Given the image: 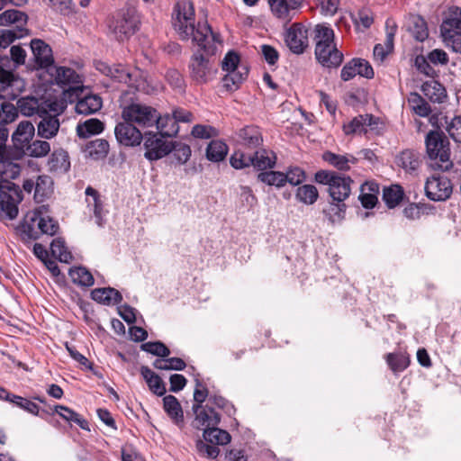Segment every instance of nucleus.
I'll use <instances>...</instances> for the list:
<instances>
[{"label":"nucleus","instance_id":"cd10ccee","mask_svg":"<svg viewBox=\"0 0 461 461\" xmlns=\"http://www.w3.org/2000/svg\"><path fill=\"white\" fill-rule=\"evenodd\" d=\"M91 298L104 305L119 304L122 301V294L113 287L95 288L91 292Z\"/></svg>","mask_w":461,"mask_h":461},{"label":"nucleus","instance_id":"473e14b6","mask_svg":"<svg viewBox=\"0 0 461 461\" xmlns=\"http://www.w3.org/2000/svg\"><path fill=\"white\" fill-rule=\"evenodd\" d=\"M155 125L162 137H174L179 131V126L176 119L168 113L161 116L158 113V120Z\"/></svg>","mask_w":461,"mask_h":461},{"label":"nucleus","instance_id":"4d7b16f0","mask_svg":"<svg viewBox=\"0 0 461 461\" xmlns=\"http://www.w3.org/2000/svg\"><path fill=\"white\" fill-rule=\"evenodd\" d=\"M230 164L235 169L249 167L253 164L252 153L248 154L241 149H237L231 154Z\"/></svg>","mask_w":461,"mask_h":461},{"label":"nucleus","instance_id":"58836bf2","mask_svg":"<svg viewBox=\"0 0 461 461\" xmlns=\"http://www.w3.org/2000/svg\"><path fill=\"white\" fill-rule=\"evenodd\" d=\"M407 101L411 111L420 117H427L432 112L429 104L416 92L410 93Z\"/></svg>","mask_w":461,"mask_h":461},{"label":"nucleus","instance_id":"ea45409f","mask_svg":"<svg viewBox=\"0 0 461 461\" xmlns=\"http://www.w3.org/2000/svg\"><path fill=\"white\" fill-rule=\"evenodd\" d=\"M48 165L51 171H68L70 168V161L68 152L62 149L54 150L49 159Z\"/></svg>","mask_w":461,"mask_h":461},{"label":"nucleus","instance_id":"69168bd1","mask_svg":"<svg viewBox=\"0 0 461 461\" xmlns=\"http://www.w3.org/2000/svg\"><path fill=\"white\" fill-rule=\"evenodd\" d=\"M172 152L174 158L179 164H185L189 160L192 153L189 145L178 141H173Z\"/></svg>","mask_w":461,"mask_h":461},{"label":"nucleus","instance_id":"a211bd4d","mask_svg":"<svg viewBox=\"0 0 461 461\" xmlns=\"http://www.w3.org/2000/svg\"><path fill=\"white\" fill-rule=\"evenodd\" d=\"M117 141L125 147H136L141 143L144 134L129 121L117 123L114 129Z\"/></svg>","mask_w":461,"mask_h":461},{"label":"nucleus","instance_id":"774afa93","mask_svg":"<svg viewBox=\"0 0 461 461\" xmlns=\"http://www.w3.org/2000/svg\"><path fill=\"white\" fill-rule=\"evenodd\" d=\"M239 63L240 56L237 52L230 50L225 55L221 62L222 70L226 72L240 70L243 66H239Z\"/></svg>","mask_w":461,"mask_h":461},{"label":"nucleus","instance_id":"c85d7f7f","mask_svg":"<svg viewBox=\"0 0 461 461\" xmlns=\"http://www.w3.org/2000/svg\"><path fill=\"white\" fill-rule=\"evenodd\" d=\"M140 374L146 381L149 390L157 394L162 396L166 393V386L161 377L154 373L149 366H141Z\"/></svg>","mask_w":461,"mask_h":461},{"label":"nucleus","instance_id":"9d476101","mask_svg":"<svg viewBox=\"0 0 461 461\" xmlns=\"http://www.w3.org/2000/svg\"><path fill=\"white\" fill-rule=\"evenodd\" d=\"M55 80L58 85L62 86L64 98L70 103L74 102V95L77 97L79 92L83 93V82L73 68H57Z\"/></svg>","mask_w":461,"mask_h":461},{"label":"nucleus","instance_id":"680f3d73","mask_svg":"<svg viewBox=\"0 0 461 461\" xmlns=\"http://www.w3.org/2000/svg\"><path fill=\"white\" fill-rule=\"evenodd\" d=\"M414 66L416 69L420 73L430 78L438 77V71L433 68V65L429 60L427 55H418L414 59Z\"/></svg>","mask_w":461,"mask_h":461},{"label":"nucleus","instance_id":"7c9ffc66","mask_svg":"<svg viewBox=\"0 0 461 461\" xmlns=\"http://www.w3.org/2000/svg\"><path fill=\"white\" fill-rule=\"evenodd\" d=\"M420 89L423 95L432 103L440 104L447 97L445 87L437 80L424 82Z\"/></svg>","mask_w":461,"mask_h":461},{"label":"nucleus","instance_id":"bf43d9fd","mask_svg":"<svg viewBox=\"0 0 461 461\" xmlns=\"http://www.w3.org/2000/svg\"><path fill=\"white\" fill-rule=\"evenodd\" d=\"M334 32L325 24H317L314 28V41L322 45L334 43Z\"/></svg>","mask_w":461,"mask_h":461},{"label":"nucleus","instance_id":"4c0bfd02","mask_svg":"<svg viewBox=\"0 0 461 461\" xmlns=\"http://www.w3.org/2000/svg\"><path fill=\"white\" fill-rule=\"evenodd\" d=\"M54 411L58 413L63 420L69 423H76L82 429L90 430L88 421L80 414L64 405H55Z\"/></svg>","mask_w":461,"mask_h":461},{"label":"nucleus","instance_id":"c03bdc74","mask_svg":"<svg viewBox=\"0 0 461 461\" xmlns=\"http://www.w3.org/2000/svg\"><path fill=\"white\" fill-rule=\"evenodd\" d=\"M346 211L345 201L338 202L330 199L327 207L323 208L322 212L330 222L334 223L344 219Z\"/></svg>","mask_w":461,"mask_h":461},{"label":"nucleus","instance_id":"423d86ee","mask_svg":"<svg viewBox=\"0 0 461 461\" xmlns=\"http://www.w3.org/2000/svg\"><path fill=\"white\" fill-rule=\"evenodd\" d=\"M25 81L14 74L7 57L0 59V99L14 100L25 89Z\"/></svg>","mask_w":461,"mask_h":461},{"label":"nucleus","instance_id":"6e6552de","mask_svg":"<svg viewBox=\"0 0 461 461\" xmlns=\"http://www.w3.org/2000/svg\"><path fill=\"white\" fill-rule=\"evenodd\" d=\"M23 198L19 185L12 181L0 180V219H15L19 212L18 205Z\"/></svg>","mask_w":461,"mask_h":461},{"label":"nucleus","instance_id":"a878e982","mask_svg":"<svg viewBox=\"0 0 461 461\" xmlns=\"http://www.w3.org/2000/svg\"><path fill=\"white\" fill-rule=\"evenodd\" d=\"M163 408L173 423L178 428L185 426L184 412L180 402L174 395H167L163 398Z\"/></svg>","mask_w":461,"mask_h":461},{"label":"nucleus","instance_id":"79ce46f5","mask_svg":"<svg viewBox=\"0 0 461 461\" xmlns=\"http://www.w3.org/2000/svg\"><path fill=\"white\" fill-rule=\"evenodd\" d=\"M228 145L220 140H212L207 146L206 158L212 162L222 161L228 154Z\"/></svg>","mask_w":461,"mask_h":461},{"label":"nucleus","instance_id":"f704fd0d","mask_svg":"<svg viewBox=\"0 0 461 461\" xmlns=\"http://www.w3.org/2000/svg\"><path fill=\"white\" fill-rule=\"evenodd\" d=\"M408 31L418 41H424L429 37L426 21L420 15H411L408 21Z\"/></svg>","mask_w":461,"mask_h":461},{"label":"nucleus","instance_id":"3c124183","mask_svg":"<svg viewBox=\"0 0 461 461\" xmlns=\"http://www.w3.org/2000/svg\"><path fill=\"white\" fill-rule=\"evenodd\" d=\"M50 251L53 257L57 258L60 262L69 263L73 256L68 250L65 241L61 238H56L50 243Z\"/></svg>","mask_w":461,"mask_h":461},{"label":"nucleus","instance_id":"a18cd8bd","mask_svg":"<svg viewBox=\"0 0 461 461\" xmlns=\"http://www.w3.org/2000/svg\"><path fill=\"white\" fill-rule=\"evenodd\" d=\"M86 203L88 207L93 210L94 215L96 218V223L102 225V211L103 204L98 192L91 186L86 189Z\"/></svg>","mask_w":461,"mask_h":461},{"label":"nucleus","instance_id":"6e6d98bb","mask_svg":"<svg viewBox=\"0 0 461 461\" xmlns=\"http://www.w3.org/2000/svg\"><path fill=\"white\" fill-rule=\"evenodd\" d=\"M295 195L300 202L305 204H313L319 197V193L314 185H303L297 188Z\"/></svg>","mask_w":461,"mask_h":461},{"label":"nucleus","instance_id":"0e129e2a","mask_svg":"<svg viewBox=\"0 0 461 461\" xmlns=\"http://www.w3.org/2000/svg\"><path fill=\"white\" fill-rule=\"evenodd\" d=\"M141 350L159 357H167L170 355L169 348L161 341H149L141 344Z\"/></svg>","mask_w":461,"mask_h":461},{"label":"nucleus","instance_id":"bb28decb","mask_svg":"<svg viewBox=\"0 0 461 461\" xmlns=\"http://www.w3.org/2000/svg\"><path fill=\"white\" fill-rule=\"evenodd\" d=\"M253 164L252 167L259 171H266L275 167L276 163V154L266 149L258 148L252 152Z\"/></svg>","mask_w":461,"mask_h":461},{"label":"nucleus","instance_id":"f3484780","mask_svg":"<svg viewBox=\"0 0 461 461\" xmlns=\"http://www.w3.org/2000/svg\"><path fill=\"white\" fill-rule=\"evenodd\" d=\"M31 49L33 55V65L32 69H46L49 71L53 68L54 59L51 48L42 40L33 39L31 41Z\"/></svg>","mask_w":461,"mask_h":461},{"label":"nucleus","instance_id":"1a4fd4ad","mask_svg":"<svg viewBox=\"0 0 461 461\" xmlns=\"http://www.w3.org/2000/svg\"><path fill=\"white\" fill-rule=\"evenodd\" d=\"M138 30V20L130 10L122 11L108 21V34L111 38L124 41Z\"/></svg>","mask_w":461,"mask_h":461},{"label":"nucleus","instance_id":"603ef678","mask_svg":"<svg viewBox=\"0 0 461 461\" xmlns=\"http://www.w3.org/2000/svg\"><path fill=\"white\" fill-rule=\"evenodd\" d=\"M17 104L8 102V100H3L0 103V124L5 125L11 123L18 117Z\"/></svg>","mask_w":461,"mask_h":461},{"label":"nucleus","instance_id":"052dcab7","mask_svg":"<svg viewBox=\"0 0 461 461\" xmlns=\"http://www.w3.org/2000/svg\"><path fill=\"white\" fill-rule=\"evenodd\" d=\"M345 134H366V123L365 120V114H360L351 120V122L343 126Z\"/></svg>","mask_w":461,"mask_h":461},{"label":"nucleus","instance_id":"5701e85b","mask_svg":"<svg viewBox=\"0 0 461 461\" xmlns=\"http://www.w3.org/2000/svg\"><path fill=\"white\" fill-rule=\"evenodd\" d=\"M16 104L18 111L23 115L28 117L33 115L38 117L41 115V111H44L47 108H50V104L31 95L19 98Z\"/></svg>","mask_w":461,"mask_h":461},{"label":"nucleus","instance_id":"20e7f679","mask_svg":"<svg viewBox=\"0 0 461 461\" xmlns=\"http://www.w3.org/2000/svg\"><path fill=\"white\" fill-rule=\"evenodd\" d=\"M96 69L113 80L123 83L136 91H145L146 77L139 68H129L121 64L110 66L104 62L96 64Z\"/></svg>","mask_w":461,"mask_h":461},{"label":"nucleus","instance_id":"a19ab883","mask_svg":"<svg viewBox=\"0 0 461 461\" xmlns=\"http://www.w3.org/2000/svg\"><path fill=\"white\" fill-rule=\"evenodd\" d=\"M53 181L49 176H39L35 182L34 199L37 203H42L53 191Z\"/></svg>","mask_w":461,"mask_h":461},{"label":"nucleus","instance_id":"e2e57ef3","mask_svg":"<svg viewBox=\"0 0 461 461\" xmlns=\"http://www.w3.org/2000/svg\"><path fill=\"white\" fill-rule=\"evenodd\" d=\"M50 151V145L46 140H33L25 149V154L31 157L41 158Z\"/></svg>","mask_w":461,"mask_h":461},{"label":"nucleus","instance_id":"e433bc0d","mask_svg":"<svg viewBox=\"0 0 461 461\" xmlns=\"http://www.w3.org/2000/svg\"><path fill=\"white\" fill-rule=\"evenodd\" d=\"M322 159L340 171H347L350 168L349 164H355L357 158L353 156L339 155L331 151H325Z\"/></svg>","mask_w":461,"mask_h":461},{"label":"nucleus","instance_id":"72a5a7b5","mask_svg":"<svg viewBox=\"0 0 461 461\" xmlns=\"http://www.w3.org/2000/svg\"><path fill=\"white\" fill-rule=\"evenodd\" d=\"M104 124L97 118H91L77 125V134L81 139H87L92 135L100 134Z\"/></svg>","mask_w":461,"mask_h":461},{"label":"nucleus","instance_id":"37998d69","mask_svg":"<svg viewBox=\"0 0 461 461\" xmlns=\"http://www.w3.org/2000/svg\"><path fill=\"white\" fill-rule=\"evenodd\" d=\"M203 437L204 441L214 446L226 445L230 441L231 438L229 432L217 428V426H213L212 428L209 427V429H204Z\"/></svg>","mask_w":461,"mask_h":461},{"label":"nucleus","instance_id":"393cba45","mask_svg":"<svg viewBox=\"0 0 461 461\" xmlns=\"http://www.w3.org/2000/svg\"><path fill=\"white\" fill-rule=\"evenodd\" d=\"M422 163V156L412 149H405L397 157V164L406 173L417 174Z\"/></svg>","mask_w":461,"mask_h":461},{"label":"nucleus","instance_id":"c9c22d12","mask_svg":"<svg viewBox=\"0 0 461 461\" xmlns=\"http://www.w3.org/2000/svg\"><path fill=\"white\" fill-rule=\"evenodd\" d=\"M248 74L249 70L247 67H242L240 70L227 72L222 78L223 87L230 92L236 91L246 80Z\"/></svg>","mask_w":461,"mask_h":461},{"label":"nucleus","instance_id":"0eeeda50","mask_svg":"<svg viewBox=\"0 0 461 461\" xmlns=\"http://www.w3.org/2000/svg\"><path fill=\"white\" fill-rule=\"evenodd\" d=\"M440 33L446 46L461 54V8L449 7L440 25Z\"/></svg>","mask_w":461,"mask_h":461},{"label":"nucleus","instance_id":"864d4df0","mask_svg":"<svg viewBox=\"0 0 461 461\" xmlns=\"http://www.w3.org/2000/svg\"><path fill=\"white\" fill-rule=\"evenodd\" d=\"M28 29L26 28H12L5 29L0 32V42L1 48L5 49L16 39H21L28 34Z\"/></svg>","mask_w":461,"mask_h":461},{"label":"nucleus","instance_id":"4468645a","mask_svg":"<svg viewBox=\"0 0 461 461\" xmlns=\"http://www.w3.org/2000/svg\"><path fill=\"white\" fill-rule=\"evenodd\" d=\"M426 196L434 202L447 200L453 192L451 181L439 174H433L425 183Z\"/></svg>","mask_w":461,"mask_h":461},{"label":"nucleus","instance_id":"ddd939ff","mask_svg":"<svg viewBox=\"0 0 461 461\" xmlns=\"http://www.w3.org/2000/svg\"><path fill=\"white\" fill-rule=\"evenodd\" d=\"M188 68L191 79L198 85L208 83L216 72L213 61L199 52L191 57Z\"/></svg>","mask_w":461,"mask_h":461},{"label":"nucleus","instance_id":"39448f33","mask_svg":"<svg viewBox=\"0 0 461 461\" xmlns=\"http://www.w3.org/2000/svg\"><path fill=\"white\" fill-rule=\"evenodd\" d=\"M20 229L23 240H36L42 234L54 236L59 226L57 221L50 217L45 218L40 211L35 210L26 215Z\"/></svg>","mask_w":461,"mask_h":461},{"label":"nucleus","instance_id":"2eb2a0df","mask_svg":"<svg viewBox=\"0 0 461 461\" xmlns=\"http://www.w3.org/2000/svg\"><path fill=\"white\" fill-rule=\"evenodd\" d=\"M285 41L294 54H303L309 45L307 28L299 23L292 24L285 32Z\"/></svg>","mask_w":461,"mask_h":461},{"label":"nucleus","instance_id":"2f4dec72","mask_svg":"<svg viewBox=\"0 0 461 461\" xmlns=\"http://www.w3.org/2000/svg\"><path fill=\"white\" fill-rule=\"evenodd\" d=\"M28 15L16 9H9L0 14V26H10L13 28H25L27 24Z\"/></svg>","mask_w":461,"mask_h":461},{"label":"nucleus","instance_id":"4be33fe9","mask_svg":"<svg viewBox=\"0 0 461 461\" xmlns=\"http://www.w3.org/2000/svg\"><path fill=\"white\" fill-rule=\"evenodd\" d=\"M193 412L195 417L192 421V426L196 429H209V427L218 426L221 421L220 414L208 404Z\"/></svg>","mask_w":461,"mask_h":461},{"label":"nucleus","instance_id":"aec40b11","mask_svg":"<svg viewBox=\"0 0 461 461\" xmlns=\"http://www.w3.org/2000/svg\"><path fill=\"white\" fill-rule=\"evenodd\" d=\"M316 59L325 68H338L343 61V54L339 51L336 44L322 45L316 43L315 46Z\"/></svg>","mask_w":461,"mask_h":461},{"label":"nucleus","instance_id":"49530a36","mask_svg":"<svg viewBox=\"0 0 461 461\" xmlns=\"http://www.w3.org/2000/svg\"><path fill=\"white\" fill-rule=\"evenodd\" d=\"M404 197V191L399 185H392L384 187L383 192V200L389 208H394L400 204Z\"/></svg>","mask_w":461,"mask_h":461},{"label":"nucleus","instance_id":"f03ea898","mask_svg":"<svg viewBox=\"0 0 461 461\" xmlns=\"http://www.w3.org/2000/svg\"><path fill=\"white\" fill-rule=\"evenodd\" d=\"M426 152L434 170L448 171L453 167L447 137L440 131H430L425 138Z\"/></svg>","mask_w":461,"mask_h":461},{"label":"nucleus","instance_id":"13d9d810","mask_svg":"<svg viewBox=\"0 0 461 461\" xmlns=\"http://www.w3.org/2000/svg\"><path fill=\"white\" fill-rule=\"evenodd\" d=\"M6 402L13 403L14 405L26 411L31 414H39V406L29 399L23 398L14 393H10L9 397H7L6 399Z\"/></svg>","mask_w":461,"mask_h":461},{"label":"nucleus","instance_id":"7ed1b4c3","mask_svg":"<svg viewBox=\"0 0 461 461\" xmlns=\"http://www.w3.org/2000/svg\"><path fill=\"white\" fill-rule=\"evenodd\" d=\"M314 179L318 184L327 185L329 196L333 201H346L351 194V185L354 180L345 174L332 170H319Z\"/></svg>","mask_w":461,"mask_h":461},{"label":"nucleus","instance_id":"9b49d317","mask_svg":"<svg viewBox=\"0 0 461 461\" xmlns=\"http://www.w3.org/2000/svg\"><path fill=\"white\" fill-rule=\"evenodd\" d=\"M122 117L139 126L151 127L158 120V111L146 104H131L122 109Z\"/></svg>","mask_w":461,"mask_h":461},{"label":"nucleus","instance_id":"de8ad7c7","mask_svg":"<svg viewBox=\"0 0 461 461\" xmlns=\"http://www.w3.org/2000/svg\"><path fill=\"white\" fill-rule=\"evenodd\" d=\"M73 283L81 286H92L95 279L91 272L85 267H74L69 270Z\"/></svg>","mask_w":461,"mask_h":461},{"label":"nucleus","instance_id":"09e8293b","mask_svg":"<svg viewBox=\"0 0 461 461\" xmlns=\"http://www.w3.org/2000/svg\"><path fill=\"white\" fill-rule=\"evenodd\" d=\"M86 150L93 159L104 158L109 152V143L106 140L96 139L87 143Z\"/></svg>","mask_w":461,"mask_h":461},{"label":"nucleus","instance_id":"dca6fc26","mask_svg":"<svg viewBox=\"0 0 461 461\" xmlns=\"http://www.w3.org/2000/svg\"><path fill=\"white\" fill-rule=\"evenodd\" d=\"M35 133V128L31 122H21L12 135L14 153L16 158H22L25 155V149L31 143Z\"/></svg>","mask_w":461,"mask_h":461},{"label":"nucleus","instance_id":"5fc2aeb1","mask_svg":"<svg viewBox=\"0 0 461 461\" xmlns=\"http://www.w3.org/2000/svg\"><path fill=\"white\" fill-rule=\"evenodd\" d=\"M258 180L267 185L280 188L285 185V174L279 171L266 170L258 175Z\"/></svg>","mask_w":461,"mask_h":461},{"label":"nucleus","instance_id":"8fccbe9b","mask_svg":"<svg viewBox=\"0 0 461 461\" xmlns=\"http://www.w3.org/2000/svg\"><path fill=\"white\" fill-rule=\"evenodd\" d=\"M385 360L393 373L404 371L410 365L409 357L405 353H388L385 355Z\"/></svg>","mask_w":461,"mask_h":461},{"label":"nucleus","instance_id":"b1692460","mask_svg":"<svg viewBox=\"0 0 461 461\" xmlns=\"http://www.w3.org/2000/svg\"><path fill=\"white\" fill-rule=\"evenodd\" d=\"M82 93H78L77 97L73 96L74 102L77 101L75 110L77 113L83 115H89L95 113L102 108V99L96 95H86L80 97Z\"/></svg>","mask_w":461,"mask_h":461},{"label":"nucleus","instance_id":"6ab92c4d","mask_svg":"<svg viewBox=\"0 0 461 461\" xmlns=\"http://www.w3.org/2000/svg\"><path fill=\"white\" fill-rule=\"evenodd\" d=\"M53 105L54 104L50 103V108L41 111V115L38 116L37 134L47 140L55 137L60 126L58 114L50 113V111H56Z\"/></svg>","mask_w":461,"mask_h":461},{"label":"nucleus","instance_id":"c756f323","mask_svg":"<svg viewBox=\"0 0 461 461\" xmlns=\"http://www.w3.org/2000/svg\"><path fill=\"white\" fill-rule=\"evenodd\" d=\"M14 159H17L14 157V153L8 155L7 158H0L1 181H11V179H15L19 176L21 167L18 163L14 162Z\"/></svg>","mask_w":461,"mask_h":461},{"label":"nucleus","instance_id":"f8f14e48","mask_svg":"<svg viewBox=\"0 0 461 461\" xmlns=\"http://www.w3.org/2000/svg\"><path fill=\"white\" fill-rule=\"evenodd\" d=\"M159 132L147 131L144 133V157L149 161L158 160L172 152L173 141L164 140Z\"/></svg>","mask_w":461,"mask_h":461},{"label":"nucleus","instance_id":"f257e3e1","mask_svg":"<svg viewBox=\"0 0 461 461\" xmlns=\"http://www.w3.org/2000/svg\"><path fill=\"white\" fill-rule=\"evenodd\" d=\"M172 23L175 30L183 40L192 37L206 56H213L217 51V45L221 44L220 35L212 32L211 26L204 23H198L194 26V8L191 0H178L172 14Z\"/></svg>","mask_w":461,"mask_h":461},{"label":"nucleus","instance_id":"412c9836","mask_svg":"<svg viewBox=\"0 0 461 461\" xmlns=\"http://www.w3.org/2000/svg\"><path fill=\"white\" fill-rule=\"evenodd\" d=\"M237 144L246 149H256L263 144V135L256 125H247L236 131Z\"/></svg>","mask_w":461,"mask_h":461},{"label":"nucleus","instance_id":"338daca9","mask_svg":"<svg viewBox=\"0 0 461 461\" xmlns=\"http://www.w3.org/2000/svg\"><path fill=\"white\" fill-rule=\"evenodd\" d=\"M195 447L197 452L204 457L214 459L220 454V449L217 446L204 442L202 439L196 441Z\"/></svg>","mask_w":461,"mask_h":461}]
</instances>
